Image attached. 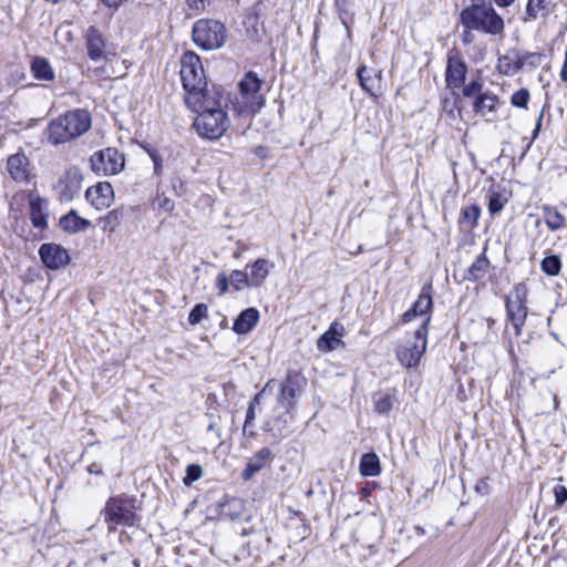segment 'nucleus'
Listing matches in <instances>:
<instances>
[{"instance_id": "45", "label": "nucleus", "mask_w": 567, "mask_h": 567, "mask_svg": "<svg viewBox=\"0 0 567 567\" xmlns=\"http://www.w3.org/2000/svg\"><path fill=\"white\" fill-rule=\"evenodd\" d=\"M483 83L481 80H473L468 84L464 85L463 87V95L465 97H473L477 96L480 93H482Z\"/></svg>"}, {"instance_id": "13", "label": "nucleus", "mask_w": 567, "mask_h": 567, "mask_svg": "<svg viewBox=\"0 0 567 567\" xmlns=\"http://www.w3.org/2000/svg\"><path fill=\"white\" fill-rule=\"evenodd\" d=\"M85 198L97 210L107 208L114 199L113 187L109 182H100L86 189Z\"/></svg>"}, {"instance_id": "43", "label": "nucleus", "mask_w": 567, "mask_h": 567, "mask_svg": "<svg viewBox=\"0 0 567 567\" xmlns=\"http://www.w3.org/2000/svg\"><path fill=\"white\" fill-rule=\"evenodd\" d=\"M207 310L205 303H197L188 315V322L193 326L199 323L207 316Z\"/></svg>"}, {"instance_id": "4", "label": "nucleus", "mask_w": 567, "mask_h": 567, "mask_svg": "<svg viewBox=\"0 0 567 567\" xmlns=\"http://www.w3.org/2000/svg\"><path fill=\"white\" fill-rule=\"evenodd\" d=\"M136 511L134 497L125 494L110 497L103 509L109 530L114 532L118 525L134 526L138 520Z\"/></svg>"}, {"instance_id": "28", "label": "nucleus", "mask_w": 567, "mask_h": 567, "mask_svg": "<svg viewBox=\"0 0 567 567\" xmlns=\"http://www.w3.org/2000/svg\"><path fill=\"white\" fill-rule=\"evenodd\" d=\"M555 7L556 4L551 0H528L526 13L534 20L539 16L546 18L554 11Z\"/></svg>"}, {"instance_id": "3", "label": "nucleus", "mask_w": 567, "mask_h": 567, "mask_svg": "<svg viewBox=\"0 0 567 567\" xmlns=\"http://www.w3.org/2000/svg\"><path fill=\"white\" fill-rule=\"evenodd\" d=\"M261 80L257 73L249 71L238 83L239 96L234 102L236 112L241 115H254L265 105V97L260 94Z\"/></svg>"}, {"instance_id": "30", "label": "nucleus", "mask_w": 567, "mask_h": 567, "mask_svg": "<svg viewBox=\"0 0 567 567\" xmlns=\"http://www.w3.org/2000/svg\"><path fill=\"white\" fill-rule=\"evenodd\" d=\"M31 72L37 80L51 81L54 79V71L50 62L42 56H34L31 62Z\"/></svg>"}, {"instance_id": "21", "label": "nucleus", "mask_w": 567, "mask_h": 567, "mask_svg": "<svg viewBox=\"0 0 567 567\" xmlns=\"http://www.w3.org/2000/svg\"><path fill=\"white\" fill-rule=\"evenodd\" d=\"M497 69L504 75H514L522 69L520 51L509 49L505 54L499 56Z\"/></svg>"}, {"instance_id": "55", "label": "nucleus", "mask_w": 567, "mask_h": 567, "mask_svg": "<svg viewBox=\"0 0 567 567\" xmlns=\"http://www.w3.org/2000/svg\"><path fill=\"white\" fill-rule=\"evenodd\" d=\"M515 0H496V3L499 7H508L511 6Z\"/></svg>"}, {"instance_id": "37", "label": "nucleus", "mask_w": 567, "mask_h": 567, "mask_svg": "<svg viewBox=\"0 0 567 567\" xmlns=\"http://www.w3.org/2000/svg\"><path fill=\"white\" fill-rule=\"evenodd\" d=\"M507 198L498 192H493L488 197V212L491 215H496L503 210Z\"/></svg>"}, {"instance_id": "57", "label": "nucleus", "mask_w": 567, "mask_h": 567, "mask_svg": "<svg viewBox=\"0 0 567 567\" xmlns=\"http://www.w3.org/2000/svg\"><path fill=\"white\" fill-rule=\"evenodd\" d=\"M547 322H548V324H550V322H551V318L550 317L547 319Z\"/></svg>"}, {"instance_id": "9", "label": "nucleus", "mask_w": 567, "mask_h": 567, "mask_svg": "<svg viewBox=\"0 0 567 567\" xmlns=\"http://www.w3.org/2000/svg\"><path fill=\"white\" fill-rule=\"evenodd\" d=\"M181 80L186 94L207 84L200 59L193 52H186L181 61Z\"/></svg>"}, {"instance_id": "34", "label": "nucleus", "mask_w": 567, "mask_h": 567, "mask_svg": "<svg viewBox=\"0 0 567 567\" xmlns=\"http://www.w3.org/2000/svg\"><path fill=\"white\" fill-rule=\"evenodd\" d=\"M123 215L124 210L122 207L110 210L107 215L100 220L102 224V229L104 231L113 233L120 225Z\"/></svg>"}, {"instance_id": "58", "label": "nucleus", "mask_w": 567, "mask_h": 567, "mask_svg": "<svg viewBox=\"0 0 567 567\" xmlns=\"http://www.w3.org/2000/svg\"><path fill=\"white\" fill-rule=\"evenodd\" d=\"M508 351H509V354H513V348L512 347L509 348Z\"/></svg>"}, {"instance_id": "47", "label": "nucleus", "mask_w": 567, "mask_h": 567, "mask_svg": "<svg viewBox=\"0 0 567 567\" xmlns=\"http://www.w3.org/2000/svg\"><path fill=\"white\" fill-rule=\"evenodd\" d=\"M186 1H187L188 7L192 10L199 12V11H204L206 6L209 4L212 0H186Z\"/></svg>"}, {"instance_id": "24", "label": "nucleus", "mask_w": 567, "mask_h": 567, "mask_svg": "<svg viewBox=\"0 0 567 567\" xmlns=\"http://www.w3.org/2000/svg\"><path fill=\"white\" fill-rule=\"evenodd\" d=\"M484 250H486V248H484ZM489 268L491 262L486 257L485 251H483L481 255L477 256L475 261L466 270L464 275V280L473 282L482 280L487 275Z\"/></svg>"}, {"instance_id": "35", "label": "nucleus", "mask_w": 567, "mask_h": 567, "mask_svg": "<svg viewBox=\"0 0 567 567\" xmlns=\"http://www.w3.org/2000/svg\"><path fill=\"white\" fill-rule=\"evenodd\" d=\"M542 270L548 276H557L561 268V261L558 256H547L542 260Z\"/></svg>"}, {"instance_id": "36", "label": "nucleus", "mask_w": 567, "mask_h": 567, "mask_svg": "<svg viewBox=\"0 0 567 567\" xmlns=\"http://www.w3.org/2000/svg\"><path fill=\"white\" fill-rule=\"evenodd\" d=\"M292 411L289 415H287L286 412L279 415L274 423L272 430H277L279 436H288L291 433L288 423L292 420Z\"/></svg>"}, {"instance_id": "50", "label": "nucleus", "mask_w": 567, "mask_h": 567, "mask_svg": "<svg viewBox=\"0 0 567 567\" xmlns=\"http://www.w3.org/2000/svg\"><path fill=\"white\" fill-rule=\"evenodd\" d=\"M151 159L153 161V164H154L155 175H159L163 169V161H162V156H161L159 152H153Z\"/></svg>"}, {"instance_id": "22", "label": "nucleus", "mask_w": 567, "mask_h": 567, "mask_svg": "<svg viewBox=\"0 0 567 567\" xmlns=\"http://www.w3.org/2000/svg\"><path fill=\"white\" fill-rule=\"evenodd\" d=\"M271 451L268 447L260 449L254 456H251L241 473L245 481H249L256 473L261 471L266 463L271 458Z\"/></svg>"}, {"instance_id": "46", "label": "nucleus", "mask_w": 567, "mask_h": 567, "mask_svg": "<svg viewBox=\"0 0 567 567\" xmlns=\"http://www.w3.org/2000/svg\"><path fill=\"white\" fill-rule=\"evenodd\" d=\"M553 492L556 505L563 506L567 502V488L564 485H556Z\"/></svg>"}, {"instance_id": "48", "label": "nucleus", "mask_w": 567, "mask_h": 567, "mask_svg": "<svg viewBox=\"0 0 567 567\" xmlns=\"http://www.w3.org/2000/svg\"><path fill=\"white\" fill-rule=\"evenodd\" d=\"M65 179L71 182V184L75 190H78L80 188L81 177L76 171H72V169L68 171L65 173Z\"/></svg>"}, {"instance_id": "31", "label": "nucleus", "mask_w": 567, "mask_h": 567, "mask_svg": "<svg viewBox=\"0 0 567 567\" xmlns=\"http://www.w3.org/2000/svg\"><path fill=\"white\" fill-rule=\"evenodd\" d=\"M498 97L492 92L480 93L473 103L474 112L485 115L486 112H495Z\"/></svg>"}, {"instance_id": "23", "label": "nucleus", "mask_w": 567, "mask_h": 567, "mask_svg": "<svg viewBox=\"0 0 567 567\" xmlns=\"http://www.w3.org/2000/svg\"><path fill=\"white\" fill-rule=\"evenodd\" d=\"M259 320V312L256 308H247L241 311L234 322L233 330L237 334L248 333Z\"/></svg>"}, {"instance_id": "53", "label": "nucleus", "mask_w": 567, "mask_h": 567, "mask_svg": "<svg viewBox=\"0 0 567 567\" xmlns=\"http://www.w3.org/2000/svg\"><path fill=\"white\" fill-rule=\"evenodd\" d=\"M87 472L90 474H94V475H103V471H102V467L100 464L97 463H92L91 465L87 466Z\"/></svg>"}, {"instance_id": "7", "label": "nucleus", "mask_w": 567, "mask_h": 567, "mask_svg": "<svg viewBox=\"0 0 567 567\" xmlns=\"http://www.w3.org/2000/svg\"><path fill=\"white\" fill-rule=\"evenodd\" d=\"M505 308L507 320L512 323L515 336L519 337L528 315L526 285L517 284L514 287L513 292L506 297Z\"/></svg>"}, {"instance_id": "26", "label": "nucleus", "mask_w": 567, "mask_h": 567, "mask_svg": "<svg viewBox=\"0 0 567 567\" xmlns=\"http://www.w3.org/2000/svg\"><path fill=\"white\" fill-rule=\"evenodd\" d=\"M272 265L265 258H258L252 265L249 274L251 287H259L264 284L270 272Z\"/></svg>"}, {"instance_id": "39", "label": "nucleus", "mask_w": 567, "mask_h": 567, "mask_svg": "<svg viewBox=\"0 0 567 567\" xmlns=\"http://www.w3.org/2000/svg\"><path fill=\"white\" fill-rule=\"evenodd\" d=\"M259 396L260 393L256 394V396L249 403L244 423V433H247V431L254 426L256 419V406L259 404Z\"/></svg>"}, {"instance_id": "40", "label": "nucleus", "mask_w": 567, "mask_h": 567, "mask_svg": "<svg viewBox=\"0 0 567 567\" xmlns=\"http://www.w3.org/2000/svg\"><path fill=\"white\" fill-rule=\"evenodd\" d=\"M203 475V468L198 464H190L186 467V473L183 478V483L186 486H190L193 483L198 481Z\"/></svg>"}, {"instance_id": "20", "label": "nucleus", "mask_w": 567, "mask_h": 567, "mask_svg": "<svg viewBox=\"0 0 567 567\" xmlns=\"http://www.w3.org/2000/svg\"><path fill=\"white\" fill-rule=\"evenodd\" d=\"M29 206H30V218L35 228H45L47 227V200L41 198L39 195L31 193L29 195Z\"/></svg>"}, {"instance_id": "2", "label": "nucleus", "mask_w": 567, "mask_h": 567, "mask_svg": "<svg viewBox=\"0 0 567 567\" xmlns=\"http://www.w3.org/2000/svg\"><path fill=\"white\" fill-rule=\"evenodd\" d=\"M460 21L463 28L480 31L491 35L501 34L504 21L491 4L473 2L461 11Z\"/></svg>"}, {"instance_id": "6", "label": "nucleus", "mask_w": 567, "mask_h": 567, "mask_svg": "<svg viewBox=\"0 0 567 567\" xmlns=\"http://www.w3.org/2000/svg\"><path fill=\"white\" fill-rule=\"evenodd\" d=\"M193 40L204 50H216L226 41V29L216 20H199L193 27Z\"/></svg>"}, {"instance_id": "42", "label": "nucleus", "mask_w": 567, "mask_h": 567, "mask_svg": "<svg viewBox=\"0 0 567 567\" xmlns=\"http://www.w3.org/2000/svg\"><path fill=\"white\" fill-rule=\"evenodd\" d=\"M522 69L525 65L536 68L543 62V54L538 52H520Z\"/></svg>"}, {"instance_id": "25", "label": "nucleus", "mask_w": 567, "mask_h": 567, "mask_svg": "<svg viewBox=\"0 0 567 567\" xmlns=\"http://www.w3.org/2000/svg\"><path fill=\"white\" fill-rule=\"evenodd\" d=\"M357 75L361 87L369 94L373 95L375 85L381 81V71L369 69L365 65H361Z\"/></svg>"}, {"instance_id": "14", "label": "nucleus", "mask_w": 567, "mask_h": 567, "mask_svg": "<svg viewBox=\"0 0 567 567\" xmlns=\"http://www.w3.org/2000/svg\"><path fill=\"white\" fill-rule=\"evenodd\" d=\"M42 262L50 269H60L70 261L66 249L56 244H43L39 249Z\"/></svg>"}, {"instance_id": "51", "label": "nucleus", "mask_w": 567, "mask_h": 567, "mask_svg": "<svg viewBox=\"0 0 567 567\" xmlns=\"http://www.w3.org/2000/svg\"><path fill=\"white\" fill-rule=\"evenodd\" d=\"M473 30H470L468 28H463L462 32V42L464 45H470L474 41V35L472 33Z\"/></svg>"}, {"instance_id": "11", "label": "nucleus", "mask_w": 567, "mask_h": 567, "mask_svg": "<svg viewBox=\"0 0 567 567\" xmlns=\"http://www.w3.org/2000/svg\"><path fill=\"white\" fill-rule=\"evenodd\" d=\"M307 385V380L296 371H289L280 384V392L278 394V404L286 410L289 415L296 406L297 396L303 391Z\"/></svg>"}, {"instance_id": "52", "label": "nucleus", "mask_w": 567, "mask_h": 567, "mask_svg": "<svg viewBox=\"0 0 567 567\" xmlns=\"http://www.w3.org/2000/svg\"><path fill=\"white\" fill-rule=\"evenodd\" d=\"M543 116H544V111H542V113L539 114L537 121H536V125H535V130L533 132V136H532V141L536 140L540 130H542V124H543Z\"/></svg>"}, {"instance_id": "1", "label": "nucleus", "mask_w": 567, "mask_h": 567, "mask_svg": "<svg viewBox=\"0 0 567 567\" xmlns=\"http://www.w3.org/2000/svg\"><path fill=\"white\" fill-rule=\"evenodd\" d=\"M91 115L87 111L76 109L50 122L48 126V141L53 145L63 144L74 140L91 127Z\"/></svg>"}, {"instance_id": "41", "label": "nucleus", "mask_w": 567, "mask_h": 567, "mask_svg": "<svg viewBox=\"0 0 567 567\" xmlns=\"http://www.w3.org/2000/svg\"><path fill=\"white\" fill-rule=\"evenodd\" d=\"M529 92L527 89H520L512 94L511 104L514 107L526 109L529 102Z\"/></svg>"}, {"instance_id": "29", "label": "nucleus", "mask_w": 567, "mask_h": 567, "mask_svg": "<svg viewBox=\"0 0 567 567\" xmlns=\"http://www.w3.org/2000/svg\"><path fill=\"white\" fill-rule=\"evenodd\" d=\"M481 216V208L476 204L463 207L461 209L458 225L462 229L470 231L477 225V220Z\"/></svg>"}, {"instance_id": "15", "label": "nucleus", "mask_w": 567, "mask_h": 567, "mask_svg": "<svg viewBox=\"0 0 567 567\" xmlns=\"http://www.w3.org/2000/svg\"><path fill=\"white\" fill-rule=\"evenodd\" d=\"M85 47L87 56L93 62H103L107 60L105 51L106 44L103 34L95 27H90L85 33Z\"/></svg>"}, {"instance_id": "59", "label": "nucleus", "mask_w": 567, "mask_h": 567, "mask_svg": "<svg viewBox=\"0 0 567 567\" xmlns=\"http://www.w3.org/2000/svg\"><path fill=\"white\" fill-rule=\"evenodd\" d=\"M473 2H483V0H472Z\"/></svg>"}, {"instance_id": "33", "label": "nucleus", "mask_w": 567, "mask_h": 567, "mask_svg": "<svg viewBox=\"0 0 567 567\" xmlns=\"http://www.w3.org/2000/svg\"><path fill=\"white\" fill-rule=\"evenodd\" d=\"M543 215H544V221L546 226L551 231H557L561 229L565 226V217L560 214V212L549 205L543 206Z\"/></svg>"}, {"instance_id": "44", "label": "nucleus", "mask_w": 567, "mask_h": 567, "mask_svg": "<svg viewBox=\"0 0 567 567\" xmlns=\"http://www.w3.org/2000/svg\"><path fill=\"white\" fill-rule=\"evenodd\" d=\"M393 402L394 398L386 394L375 401L374 411L379 414H388L393 406Z\"/></svg>"}, {"instance_id": "38", "label": "nucleus", "mask_w": 567, "mask_h": 567, "mask_svg": "<svg viewBox=\"0 0 567 567\" xmlns=\"http://www.w3.org/2000/svg\"><path fill=\"white\" fill-rule=\"evenodd\" d=\"M229 280L234 289L237 291L250 286L249 275L241 270H233Z\"/></svg>"}, {"instance_id": "12", "label": "nucleus", "mask_w": 567, "mask_h": 567, "mask_svg": "<svg viewBox=\"0 0 567 567\" xmlns=\"http://www.w3.org/2000/svg\"><path fill=\"white\" fill-rule=\"evenodd\" d=\"M221 93L219 90L212 87L208 89L207 84L185 96V103L189 110L199 114L200 112H208L217 109H223Z\"/></svg>"}, {"instance_id": "17", "label": "nucleus", "mask_w": 567, "mask_h": 567, "mask_svg": "<svg viewBox=\"0 0 567 567\" xmlns=\"http://www.w3.org/2000/svg\"><path fill=\"white\" fill-rule=\"evenodd\" d=\"M431 290V285H426L422 288L416 301L402 315V321L404 323L412 321L417 316L426 315L432 309L433 301Z\"/></svg>"}, {"instance_id": "16", "label": "nucleus", "mask_w": 567, "mask_h": 567, "mask_svg": "<svg viewBox=\"0 0 567 567\" xmlns=\"http://www.w3.org/2000/svg\"><path fill=\"white\" fill-rule=\"evenodd\" d=\"M467 66L458 55H450L445 71L446 84L450 87L458 89L464 84Z\"/></svg>"}, {"instance_id": "10", "label": "nucleus", "mask_w": 567, "mask_h": 567, "mask_svg": "<svg viewBox=\"0 0 567 567\" xmlns=\"http://www.w3.org/2000/svg\"><path fill=\"white\" fill-rule=\"evenodd\" d=\"M125 165V158L115 147H106L90 157L91 169L101 176L118 174Z\"/></svg>"}, {"instance_id": "5", "label": "nucleus", "mask_w": 567, "mask_h": 567, "mask_svg": "<svg viewBox=\"0 0 567 567\" xmlns=\"http://www.w3.org/2000/svg\"><path fill=\"white\" fill-rule=\"evenodd\" d=\"M229 125L230 121L224 109L200 112L194 120L198 135L212 141L220 138Z\"/></svg>"}, {"instance_id": "54", "label": "nucleus", "mask_w": 567, "mask_h": 567, "mask_svg": "<svg viewBox=\"0 0 567 567\" xmlns=\"http://www.w3.org/2000/svg\"><path fill=\"white\" fill-rule=\"evenodd\" d=\"M105 6L110 8H117L124 0H101Z\"/></svg>"}, {"instance_id": "56", "label": "nucleus", "mask_w": 567, "mask_h": 567, "mask_svg": "<svg viewBox=\"0 0 567 567\" xmlns=\"http://www.w3.org/2000/svg\"><path fill=\"white\" fill-rule=\"evenodd\" d=\"M144 150L147 152V154L150 155V157L152 156L153 152H158V150H156L155 147L153 146H145Z\"/></svg>"}, {"instance_id": "32", "label": "nucleus", "mask_w": 567, "mask_h": 567, "mask_svg": "<svg viewBox=\"0 0 567 567\" xmlns=\"http://www.w3.org/2000/svg\"><path fill=\"white\" fill-rule=\"evenodd\" d=\"M360 473L365 477L378 476L381 473L379 456L375 453H365L360 460Z\"/></svg>"}, {"instance_id": "8", "label": "nucleus", "mask_w": 567, "mask_h": 567, "mask_svg": "<svg viewBox=\"0 0 567 567\" xmlns=\"http://www.w3.org/2000/svg\"><path fill=\"white\" fill-rule=\"evenodd\" d=\"M430 317L414 331V341H408L405 344L396 349V358L399 362L406 368H414L419 364L422 355L426 350L427 343V326Z\"/></svg>"}, {"instance_id": "27", "label": "nucleus", "mask_w": 567, "mask_h": 567, "mask_svg": "<svg viewBox=\"0 0 567 567\" xmlns=\"http://www.w3.org/2000/svg\"><path fill=\"white\" fill-rule=\"evenodd\" d=\"M61 228L68 233H78L85 230L91 226V221L80 217L74 210L62 216L59 221Z\"/></svg>"}, {"instance_id": "49", "label": "nucleus", "mask_w": 567, "mask_h": 567, "mask_svg": "<svg viewBox=\"0 0 567 567\" xmlns=\"http://www.w3.org/2000/svg\"><path fill=\"white\" fill-rule=\"evenodd\" d=\"M229 282L230 280L225 274L218 275L216 286L221 295L227 291Z\"/></svg>"}, {"instance_id": "18", "label": "nucleus", "mask_w": 567, "mask_h": 567, "mask_svg": "<svg viewBox=\"0 0 567 567\" xmlns=\"http://www.w3.org/2000/svg\"><path fill=\"white\" fill-rule=\"evenodd\" d=\"M7 171L12 179L18 183H27L30 176V162L22 153L9 156Z\"/></svg>"}, {"instance_id": "19", "label": "nucleus", "mask_w": 567, "mask_h": 567, "mask_svg": "<svg viewBox=\"0 0 567 567\" xmlns=\"http://www.w3.org/2000/svg\"><path fill=\"white\" fill-rule=\"evenodd\" d=\"M343 334L344 327L339 322H332L329 329L317 340L318 350L323 352L334 350L338 346L343 343L341 339Z\"/></svg>"}]
</instances>
